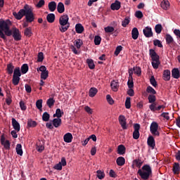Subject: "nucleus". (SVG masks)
<instances>
[{
	"label": "nucleus",
	"mask_w": 180,
	"mask_h": 180,
	"mask_svg": "<svg viewBox=\"0 0 180 180\" xmlns=\"http://www.w3.org/2000/svg\"><path fill=\"white\" fill-rule=\"evenodd\" d=\"M12 22L9 20H0V38L6 40V36L11 37L13 34L11 26Z\"/></svg>",
	"instance_id": "obj_1"
},
{
	"label": "nucleus",
	"mask_w": 180,
	"mask_h": 180,
	"mask_svg": "<svg viewBox=\"0 0 180 180\" xmlns=\"http://www.w3.org/2000/svg\"><path fill=\"white\" fill-rule=\"evenodd\" d=\"M138 174L143 180L150 179V175L153 174V170H151V167L148 165H145L141 169L138 170Z\"/></svg>",
	"instance_id": "obj_2"
},
{
	"label": "nucleus",
	"mask_w": 180,
	"mask_h": 180,
	"mask_svg": "<svg viewBox=\"0 0 180 180\" xmlns=\"http://www.w3.org/2000/svg\"><path fill=\"white\" fill-rule=\"evenodd\" d=\"M69 19L68 15H63L59 18V23L61 26L59 27V30L61 33H64L68 30V27H70V24L68 23Z\"/></svg>",
	"instance_id": "obj_3"
},
{
	"label": "nucleus",
	"mask_w": 180,
	"mask_h": 180,
	"mask_svg": "<svg viewBox=\"0 0 180 180\" xmlns=\"http://www.w3.org/2000/svg\"><path fill=\"white\" fill-rule=\"evenodd\" d=\"M25 20L27 23H32V22H34V13H33V8L28 5H25Z\"/></svg>",
	"instance_id": "obj_4"
},
{
	"label": "nucleus",
	"mask_w": 180,
	"mask_h": 180,
	"mask_svg": "<svg viewBox=\"0 0 180 180\" xmlns=\"http://www.w3.org/2000/svg\"><path fill=\"white\" fill-rule=\"evenodd\" d=\"M150 131L153 136L155 137H160V131H158V123L153 122L150 124Z\"/></svg>",
	"instance_id": "obj_5"
},
{
	"label": "nucleus",
	"mask_w": 180,
	"mask_h": 180,
	"mask_svg": "<svg viewBox=\"0 0 180 180\" xmlns=\"http://www.w3.org/2000/svg\"><path fill=\"white\" fill-rule=\"evenodd\" d=\"M25 15H26V9H25V6L23 8L20 9L18 13H13V15L17 19V20H20V19H22Z\"/></svg>",
	"instance_id": "obj_6"
},
{
	"label": "nucleus",
	"mask_w": 180,
	"mask_h": 180,
	"mask_svg": "<svg viewBox=\"0 0 180 180\" xmlns=\"http://www.w3.org/2000/svg\"><path fill=\"white\" fill-rule=\"evenodd\" d=\"M0 141H1V146H4V148H6V150L11 149V142H9V140H6L5 139V136H4V135L1 136Z\"/></svg>",
	"instance_id": "obj_7"
},
{
	"label": "nucleus",
	"mask_w": 180,
	"mask_h": 180,
	"mask_svg": "<svg viewBox=\"0 0 180 180\" xmlns=\"http://www.w3.org/2000/svg\"><path fill=\"white\" fill-rule=\"evenodd\" d=\"M134 131L133 132V139H134V140H139V139L140 138V124H135L134 125Z\"/></svg>",
	"instance_id": "obj_8"
},
{
	"label": "nucleus",
	"mask_w": 180,
	"mask_h": 180,
	"mask_svg": "<svg viewBox=\"0 0 180 180\" xmlns=\"http://www.w3.org/2000/svg\"><path fill=\"white\" fill-rule=\"evenodd\" d=\"M149 109L151 110V112H159V110H161V109H165V105H160L157 106V103H153L149 105Z\"/></svg>",
	"instance_id": "obj_9"
},
{
	"label": "nucleus",
	"mask_w": 180,
	"mask_h": 180,
	"mask_svg": "<svg viewBox=\"0 0 180 180\" xmlns=\"http://www.w3.org/2000/svg\"><path fill=\"white\" fill-rule=\"evenodd\" d=\"M12 34L15 41H19V40H22V35H20V31H19V29L14 28Z\"/></svg>",
	"instance_id": "obj_10"
},
{
	"label": "nucleus",
	"mask_w": 180,
	"mask_h": 180,
	"mask_svg": "<svg viewBox=\"0 0 180 180\" xmlns=\"http://www.w3.org/2000/svg\"><path fill=\"white\" fill-rule=\"evenodd\" d=\"M118 120H119V123L120 124V126L122 127V128L123 129V130H127V122H126V117H124V115H120L118 117Z\"/></svg>",
	"instance_id": "obj_11"
},
{
	"label": "nucleus",
	"mask_w": 180,
	"mask_h": 180,
	"mask_svg": "<svg viewBox=\"0 0 180 180\" xmlns=\"http://www.w3.org/2000/svg\"><path fill=\"white\" fill-rule=\"evenodd\" d=\"M149 56L151 57L152 61H160V56L153 49L149 50Z\"/></svg>",
	"instance_id": "obj_12"
},
{
	"label": "nucleus",
	"mask_w": 180,
	"mask_h": 180,
	"mask_svg": "<svg viewBox=\"0 0 180 180\" xmlns=\"http://www.w3.org/2000/svg\"><path fill=\"white\" fill-rule=\"evenodd\" d=\"M147 144L149 147H150V148H152V150L155 148V139H154V136L150 135L148 137Z\"/></svg>",
	"instance_id": "obj_13"
},
{
	"label": "nucleus",
	"mask_w": 180,
	"mask_h": 180,
	"mask_svg": "<svg viewBox=\"0 0 180 180\" xmlns=\"http://www.w3.org/2000/svg\"><path fill=\"white\" fill-rule=\"evenodd\" d=\"M165 40L167 44H168V46H169L170 47H172V45L175 44V41L174 40V38L169 34H166Z\"/></svg>",
	"instance_id": "obj_14"
},
{
	"label": "nucleus",
	"mask_w": 180,
	"mask_h": 180,
	"mask_svg": "<svg viewBox=\"0 0 180 180\" xmlns=\"http://www.w3.org/2000/svg\"><path fill=\"white\" fill-rule=\"evenodd\" d=\"M143 34L145 37H153V30L150 27H146L143 30Z\"/></svg>",
	"instance_id": "obj_15"
},
{
	"label": "nucleus",
	"mask_w": 180,
	"mask_h": 180,
	"mask_svg": "<svg viewBox=\"0 0 180 180\" xmlns=\"http://www.w3.org/2000/svg\"><path fill=\"white\" fill-rule=\"evenodd\" d=\"M12 126L14 129V130H15V131L19 132L20 131V124H19V122L16 120V119L15 118H12Z\"/></svg>",
	"instance_id": "obj_16"
},
{
	"label": "nucleus",
	"mask_w": 180,
	"mask_h": 180,
	"mask_svg": "<svg viewBox=\"0 0 180 180\" xmlns=\"http://www.w3.org/2000/svg\"><path fill=\"white\" fill-rule=\"evenodd\" d=\"M72 134L68 132L63 136V140L65 143H72Z\"/></svg>",
	"instance_id": "obj_17"
},
{
	"label": "nucleus",
	"mask_w": 180,
	"mask_h": 180,
	"mask_svg": "<svg viewBox=\"0 0 180 180\" xmlns=\"http://www.w3.org/2000/svg\"><path fill=\"white\" fill-rule=\"evenodd\" d=\"M110 8L112 11H119L121 8V3L119 1H115L114 3H112L110 6Z\"/></svg>",
	"instance_id": "obj_18"
},
{
	"label": "nucleus",
	"mask_w": 180,
	"mask_h": 180,
	"mask_svg": "<svg viewBox=\"0 0 180 180\" xmlns=\"http://www.w3.org/2000/svg\"><path fill=\"white\" fill-rule=\"evenodd\" d=\"M110 86H111V89L114 92H117V91H119V82H117V81L112 80L111 82Z\"/></svg>",
	"instance_id": "obj_19"
},
{
	"label": "nucleus",
	"mask_w": 180,
	"mask_h": 180,
	"mask_svg": "<svg viewBox=\"0 0 180 180\" xmlns=\"http://www.w3.org/2000/svg\"><path fill=\"white\" fill-rule=\"evenodd\" d=\"M162 79L164 81H169L171 79V71L166 70L163 72Z\"/></svg>",
	"instance_id": "obj_20"
},
{
	"label": "nucleus",
	"mask_w": 180,
	"mask_h": 180,
	"mask_svg": "<svg viewBox=\"0 0 180 180\" xmlns=\"http://www.w3.org/2000/svg\"><path fill=\"white\" fill-rule=\"evenodd\" d=\"M54 127H60L61 126L62 120L61 118H55L51 121Z\"/></svg>",
	"instance_id": "obj_21"
},
{
	"label": "nucleus",
	"mask_w": 180,
	"mask_h": 180,
	"mask_svg": "<svg viewBox=\"0 0 180 180\" xmlns=\"http://www.w3.org/2000/svg\"><path fill=\"white\" fill-rule=\"evenodd\" d=\"M48 8L50 11V12H54L56 9L57 8V4L56 1H51L48 4Z\"/></svg>",
	"instance_id": "obj_22"
},
{
	"label": "nucleus",
	"mask_w": 180,
	"mask_h": 180,
	"mask_svg": "<svg viewBox=\"0 0 180 180\" xmlns=\"http://www.w3.org/2000/svg\"><path fill=\"white\" fill-rule=\"evenodd\" d=\"M116 162L119 167H123V165L124 164H126V159H124V158L120 156L117 158Z\"/></svg>",
	"instance_id": "obj_23"
},
{
	"label": "nucleus",
	"mask_w": 180,
	"mask_h": 180,
	"mask_svg": "<svg viewBox=\"0 0 180 180\" xmlns=\"http://www.w3.org/2000/svg\"><path fill=\"white\" fill-rule=\"evenodd\" d=\"M46 20L49 23H54L56 20V15L54 13H49L46 15Z\"/></svg>",
	"instance_id": "obj_24"
},
{
	"label": "nucleus",
	"mask_w": 180,
	"mask_h": 180,
	"mask_svg": "<svg viewBox=\"0 0 180 180\" xmlns=\"http://www.w3.org/2000/svg\"><path fill=\"white\" fill-rule=\"evenodd\" d=\"M117 154H120V155L126 154V147H124L123 145H119L117 147Z\"/></svg>",
	"instance_id": "obj_25"
},
{
	"label": "nucleus",
	"mask_w": 180,
	"mask_h": 180,
	"mask_svg": "<svg viewBox=\"0 0 180 180\" xmlns=\"http://www.w3.org/2000/svg\"><path fill=\"white\" fill-rule=\"evenodd\" d=\"M131 36L134 40H137V39H139V30L137 29V27H134L132 29Z\"/></svg>",
	"instance_id": "obj_26"
},
{
	"label": "nucleus",
	"mask_w": 180,
	"mask_h": 180,
	"mask_svg": "<svg viewBox=\"0 0 180 180\" xmlns=\"http://www.w3.org/2000/svg\"><path fill=\"white\" fill-rule=\"evenodd\" d=\"M57 11L58 13H64V11H65V7H64V4H63L62 2H59L58 4Z\"/></svg>",
	"instance_id": "obj_27"
},
{
	"label": "nucleus",
	"mask_w": 180,
	"mask_h": 180,
	"mask_svg": "<svg viewBox=\"0 0 180 180\" xmlns=\"http://www.w3.org/2000/svg\"><path fill=\"white\" fill-rule=\"evenodd\" d=\"M134 165L137 168H141V165H143V161H141V160H140V159L134 160L133 161L132 168H134Z\"/></svg>",
	"instance_id": "obj_28"
},
{
	"label": "nucleus",
	"mask_w": 180,
	"mask_h": 180,
	"mask_svg": "<svg viewBox=\"0 0 180 180\" xmlns=\"http://www.w3.org/2000/svg\"><path fill=\"white\" fill-rule=\"evenodd\" d=\"M160 6L165 11H167L169 8V1L168 0H163L160 4Z\"/></svg>",
	"instance_id": "obj_29"
},
{
	"label": "nucleus",
	"mask_w": 180,
	"mask_h": 180,
	"mask_svg": "<svg viewBox=\"0 0 180 180\" xmlns=\"http://www.w3.org/2000/svg\"><path fill=\"white\" fill-rule=\"evenodd\" d=\"M96 94H98V89L95 87H91L89 91V96H90V98H94Z\"/></svg>",
	"instance_id": "obj_30"
},
{
	"label": "nucleus",
	"mask_w": 180,
	"mask_h": 180,
	"mask_svg": "<svg viewBox=\"0 0 180 180\" xmlns=\"http://www.w3.org/2000/svg\"><path fill=\"white\" fill-rule=\"evenodd\" d=\"M148 103H151V105H153V103H157V102H155V101H157V97L154 94H149L148 96Z\"/></svg>",
	"instance_id": "obj_31"
},
{
	"label": "nucleus",
	"mask_w": 180,
	"mask_h": 180,
	"mask_svg": "<svg viewBox=\"0 0 180 180\" xmlns=\"http://www.w3.org/2000/svg\"><path fill=\"white\" fill-rule=\"evenodd\" d=\"M75 30L77 33L81 34L84 32V26L81 23H78L75 25Z\"/></svg>",
	"instance_id": "obj_32"
},
{
	"label": "nucleus",
	"mask_w": 180,
	"mask_h": 180,
	"mask_svg": "<svg viewBox=\"0 0 180 180\" xmlns=\"http://www.w3.org/2000/svg\"><path fill=\"white\" fill-rule=\"evenodd\" d=\"M15 150L18 155H23V150L22 149V145L20 143L16 145Z\"/></svg>",
	"instance_id": "obj_33"
},
{
	"label": "nucleus",
	"mask_w": 180,
	"mask_h": 180,
	"mask_svg": "<svg viewBox=\"0 0 180 180\" xmlns=\"http://www.w3.org/2000/svg\"><path fill=\"white\" fill-rule=\"evenodd\" d=\"M13 70H15V66H13L12 63L7 65V72L8 75H12V74H13Z\"/></svg>",
	"instance_id": "obj_34"
},
{
	"label": "nucleus",
	"mask_w": 180,
	"mask_h": 180,
	"mask_svg": "<svg viewBox=\"0 0 180 180\" xmlns=\"http://www.w3.org/2000/svg\"><path fill=\"white\" fill-rule=\"evenodd\" d=\"M172 171H173L174 174H179V171H180L179 163H178V162L174 163Z\"/></svg>",
	"instance_id": "obj_35"
},
{
	"label": "nucleus",
	"mask_w": 180,
	"mask_h": 180,
	"mask_svg": "<svg viewBox=\"0 0 180 180\" xmlns=\"http://www.w3.org/2000/svg\"><path fill=\"white\" fill-rule=\"evenodd\" d=\"M63 115H64V112L61 111V109H56V113L53 114V117H57L60 119V117H63Z\"/></svg>",
	"instance_id": "obj_36"
},
{
	"label": "nucleus",
	"mask_w": 180,
	"mask_h": 180,
	"mask_svg": "<svg viewBox=\"0 0 180 180\" xmlns=\"http://www.w3.org/2000/svg\"><path fill=\"white\" fill-rule=\"evenodd\" d=\"M13 77H22V72H20V68L17 67L14 69Z\"/></svg>",
	"instance_id": "obj_37"
},
{
	"label": "nucleus",
	"mask_w": 180,
	"mask_h": 180,
	"mask_svg": "<svg viewBox=\"0 0 180 180\" xmlns=\"http://www.w3.org/2000/svg\"><path fill=\"white\" fill-rule=\"evenodd\" d=\"M54 103H56V100H54L53 98H49L46 101V105L49 108H53V106H54Z\"/></svg>",
	"instance_id": "obj_38"
},
{
	"label": "nucleus",
	"mask_w": 180,
	"mask_h": 180,
	"mask_svg": "<svg viewBox=\"0 0 180 180\" xmlns=\"http://www.w3.org/2000/svg\"><path fill=\"white\" fill-rule=\"evenodd\" d=\"M20 70H21V74H27V71H29V65L26 63L23 64Z\"/></svg>",
	"instance_id": "obj_39"
},
{
	"label": "nucleus",
	"mask_w": 180,
	"mask_h": 180,
	"mask_svg": "<svg viewBox=\"0 0 180 180\" xmlns=\"http://www.w3.org/2000/svg\"><path fill=\"white\" fill-rule=\"evenodd\" d=\"M146 92L148 94H150V95H156L157 94V91L151 86H148L146 88Z\"/></svg>",
	"instance_id": "obj_40"
},
{
	"label": "nucleus",
	"mask_w": 180,
	"mask_h": 180,
	"mask_svg": "<svg viewBox=\"0 0 180 180\" xmlns=\"http://www.w3.org/2000/svg\"><path fill=\"white\" fill-rule=\"evenodd\" d=\"M12 82L13 85H15V86H16V85H19V82H20V77L13 76Z\"/></svg>",
	"instance_id": "obj_41"
},
{
	"label": "nucleus",
	"mask_w": 180,
	"mask_h": 180,
	"mask_svg": "<svg viewBox=\"0 0 180 180\" xmlns=\"http://www.w3.org/2000/svg\"><path fill=\"white\" fill-rule=\"evenodd\" d=\"M133 70L134 74H136V75H138V77H141V68L139 67V66H136L133 68Z\"/></svg>",
	"instance_id": "obj_42"
},
{
	"label": "nucleus",
	"mask_w": 180,
	"mask_h": 180,
	"mask_svg": "<svg viewBox=\"0 0 180 180\" xmlns=\"http://www.w3.org/2000/svg\"><path fill=\"white\" fill-rule=\"evenodd\" d=\"M86 63H87V64L89 65V68H90V70L95 69V63H94V60L86 59Z\"/></svg>",
	"instance_id": "obj_43"
},
{
	"label": "nucleus",
	"mask_w": 180,
	"mask_h": 180,
	"mask_svg": "<svg viewBox=\"0 0 180 180\" xmlns=\"http://www.w3.org/2000/svg\"><path fill=\"white\" fill-rule=\"evenodd\" d=\"M37 126V122L36 121L29 119L27 121V127H36Z\"/></svg>",
	"instance_id": "obj_44"
},
{
	"label": "nucleus",
	"mask_w": 180,
	"mask_h": 180,
	"mask_svg": "<svg viewBox=\"0 0 180 180\" xmlns=\"http://www.w3.org/2000/svg\"><path fill=\"white\" fill-rule=\"evenodd\" d=\"M42 120L43 122H49V120H50V114L47 112H44L42 115Z\"/></svg>",
	"instance_id": "obj_45"
},
{
	"label": "nucleus",
	"mask_w": 180,
	"mask_h": 180,
	"mask_svg": "<svg viewBox=\"0 0 180 180\" xmlns=\"http://www.w3.org/2000/svg\"><path fill=\"white\" fill-rule=\"evenodd\" d=\"M24 34L27 36V37H30V36H32V27H27L24 31Z\"/></svg>",
	"instance_id": "obj_46"
},
{
	"label": "nucleus",
	"mask_w": 180,
	"mask_h": 180,
	"mask_svg": "<svg viewBox=\"0 0 180 180\" xmlns=\"http://www.w3.org/2000/svg\"><path fill=\"white\" fill-rule=\"evenodd\" d=\"M96 176L97 178H98V179H103V178H105V172H102L101 170H97L96 171Z\"/></svg>",
	"instance_id": "obj_47"
},
{
	"label": "nucleus",
	"mask_w": 180,
	"mask_h": 180,
	"mask_svg": "<svg viewBox=\"0 0 180 180\" xmlns=\"http://www.w3.org/2000/svg\"><path fill=\"white\" fill-rule=\"evenodd\" d=\"M36 107L37 108V109H39V110H41V108H43V100L42 99H39V100L37 101Z\"/></svg>",
	"instance_id": "obj_48"
},
{
	"label": "nucleus",
	"mask_w": 180,
	"mask_h": 180,
	"mask_svg": "<svg viewBox=\"0 0 180 180\" xmlns=\"http://www.w3.org/2000/svg\"><path fill=\"white\" fill-rule=\"evenodd\" d=\"M75 46L77 47V49H78V50H79V49H81V46L84 44V42L81 39L75 40Z\"/></svg>",
	"instance_id": "obj_49"
},
{
	"label": "nucleus",
	"mask_w": 180,
	"mask_h": 180,
	"mask_svg": "<svg viewBox=\"0 0 180 180\" xmlns=\"http://www.w3.org/2000/svg\"><path fill=\"white\" fill-rule=\"evenodd\" d=\"M155 31L158 34H160V33L162 32V25H161V24L156 25L155 27Z\"/></svg>",
	"instance_id": "obj_50"
},
{
	"label": "nucleus",
	"mask_w": 180,
	"mask_h": 180,
	"mask_svg": "<svg viewBox=\"0 0 180 180\" xmlns=\"http://www.w3.org/2000/svg\"><path fill=\"white\" fill-rule=\"evenodd\" d=\"M101 41H102V38L99 35H96L94 37V44L96 46H99L101 44Z\"/></svg>",
	"instance_id": "obj_51"
},
{
	"label": "nucleus",
	"mask_w": 180,
	"mask_h": 180,
	"mask_svg": "<svg viewBox=\"0 0 180 180\" xmlns=\"http://www.w3.org/2000/svg\"><path fill=\"white\" fill-rule=\"evenodd\" d=\"M130 97H127L125 101V108L126 109H130L131 108V102L130 101Z\"/></svg>",
	"instance_id": "obj_52"
},
{
	"label": "nucleus",
	"mask_w": 180,
	"mask_h": 180,
	"mask_svg": "<svg viewBox=\"0 0 180 180\" xmlns=\"http://www.w3.org/2000/svg\"><path fill=\"white\" fill-rule=\"evenodd\" d=\"M129 23H130V18L126 17L124 20L122 22V27H126V26H127Z\"/></svg>",
	"instance_id": "obj_53"
},
{
	"label": "nucleus",
	"mask_w": 180,
	"mask_h": 180,
	"mask_svg": "<svg viewBox=\"0 0 180 180\" xmlns=\"http://www.w3.org/2000/svg\"><path fill=\"white\" fill-rule=\"evenodd\" d=\"M70 49L72 50V53L74 54H76L77 56H79L81 54V51L77 50V48L74 45H70Z\"/></svg>",
	"instance_id": "obj_54"
},
{
	"label": "nucleus",
	"mask_w": 180,
	"mask_h": 180,
	"mask_svg": "<svg viewBox=\"0 0 180 180\" xmlns=\"http://www.w3.org/2000/svg\"><path fill=\"white\" fill-rule=\"evenodd\" d=\"M150 82L151 85L153 86H154L155 88H156V86L158 85L157 84V81L155 80V77H154V76H151V77L150 79Z\"/></svg>",
	"instance_id": "obj_55"
},
{
	"label": "nucleus",
	"mask_w": 180,
	"mask_h": 180,
	"mask_svg": "<svg viewBox=\"0 0 180 180\" xmlns=\"http://www.w3.org/2000/svg\"><path fill=\"white\" fill-rule=\"evenodd\" d=\"M105 33H113L115 28L113 27L108 26L104 28Z\"/></svg>",
	"instance_id": "obj_56"
},
{
	"label": "nucleus",
	"mask_w": 180,
	"mask_h": 180,
	"mask_svg": "<svg viewBox=\"0 0 180 180\" xmlns=\"http://www.w3.org/2000/svg\"><path fill=\"white\" fill-rule=\"evenodd\" d=\"M160 64H161V62H160V60L152 61V66L155 70H157L158 67H160Z\"/></svg>",
	"instance_id": "obj_57"
},
{
	"label": "nucleus",
	"mask_w": 180,
	"mask_h": 180,
	"mask_svg": "<svg viewBox=\"0 0 180 180\" xmlns=\"http://www.w3.org/2000/svg\"><path fill=\"white\" fill-rule=\"evenodd\" d=\"M127 86L128 88L131 89L134 86V83L133 82V77L129 78V80L127 82Z\"/></svg>",
	"instance_id": "obj_58"
},
{
	"label": "nucleus",
	"mask_w": 180,
	"mask_h": 180,
	"mask_svg": "<svg viewBox=\"0 0 180 180\" xmlns=\"http://www.w3.org/2000/svg\"><path fill=\"white\" fill-rule=\"evenodd\" d=\"M153 44H154V46H157L158 47H160V49H162V47H163L162 44L161 43V41H160L159 39L154 40Z\"/></svg>",
	"instance_id": "obj_59"
},
{
	"label": "nucleus",
	"mask_w": 180,
	"mask_h": 180,
	"mask_svg": "<svg viewBox=\"0 0 180 180\" xmlns=\"http://www.w3.org/2000/svg\"><path fill=\"white\" fill-rule=\"evenodd\" d=\"M44 60V55L43 54V52H39L38 53V63H41Z\"/></svg>",
	"instance_id": "obj_60"
},
{
	"label": "nucleus",
	"mask_w": 180,
	"mask_h": 180,
	"mask_svg": "<svg viewBox=\"0 0 180 180\" xmlns=\"http://www.w3.org/2000/svg\"><path fill=\"white\" fill-rule=\"evenodd\" d=\"M122 49H123V47L122 46H117V48L114 52L115 56H119V54H120V51H122Z\"/></svg>",
	"instance_id": "obj_61"
},
{
	"label": "nucleus",
	"mask_w": 180,
	"mask_h": 180,
	"mask_svg": "<svg viewBox=\"0 0 180 180\" xmlns=\"http://www.w3.org/2000/svg\"><path fill=\"white\" fill-rule=\"evenodd\" d=\"M47 78H49V70L41 73V79H47Z\"/></svg>",
	"instance_id": "obj_62"
},
{
	"label": "nucleus",
	"mask_w": 180,
	"mask_h": 180,
	"mask_svg": "<svg viewBox=\"0 0 180 180\" xmlns=\"http://www.w3.org/2000/svg\"><path fill=\"white\" fill-rule=\"evenodd\" d=\"M106 99H107V102H108L110 105H113L115 103V101H113V98H112V96H110V95L109 94L107 95Z\"/></svg>",
	"instance_id": "obj_63"
},
{
	"label": "nucleus",
	"mask_w": 180,
	"mask_h": 180,
	"mask_svg": "<svg viewBox=\"0 0 180 180\" xmlns=\"http://www.w3.org/2000/svg\"><path fill=\"white\" fill-rule=\"evenodd\" d=\"M136 18H138V19H141L143 18V12L138 11L135 13Z\"/></svg>",
	"instance_id": "obj_64"
}]
</instances>
